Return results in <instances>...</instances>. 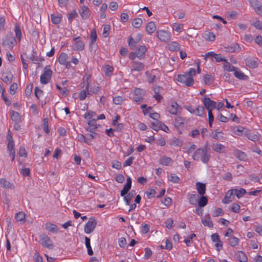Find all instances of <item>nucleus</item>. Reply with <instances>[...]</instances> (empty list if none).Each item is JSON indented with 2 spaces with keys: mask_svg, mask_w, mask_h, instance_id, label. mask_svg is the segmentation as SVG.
Wrapping results in <instances>:
<instances>
[{
  "mask_svg": "<svg viewBox=\"0 0 262 262\" xmlns=\"http://www.w3.org/2000/svg\"><path fill=\"white\" fill-rule=\"evenodd\" d=\"M198 193L201 195H203L206 192V185L201 182H196L195 184Z\"/></svg>",
  "mask_w": 262,
  "mask_h": 262,
  "instance_id": "obj_13",
  "label": "nucleus"
},
{
  "mask_svg": "<svg viewBox=\"0 0 262 262\" xmlns=\"http://www.w3.org/2000/svg\"><path fill=\"white\" fill-rule=\"evenodd\" d=\"M245 135L248 139L256 142L259 140V137L256 134H254L250 133L249 131L247 130Z\"/></svg>",
  "mask_w": 262,
  "mask_h": 262,
  "instance_id": "obj_29",
  "label": "nucleus"
},
{
  "mask_svg": "<svg viewBox=\"0 0 262 262\" xmlns=\"http://www.w3.org/2000/svg\"><path fill=\"white\" fill-rule=\"evenodd\" d=\"M40 243L44 247L52 249L54 247L53 242L50 237L45 234L40 235Z\"/></svg>",
  "mask_w": 262,
  "mask_h": 262,
  "instance_id": "obj_2",
  "label": "nucleus"
},
{
  "mask_svg": "<svg viewBox=\"0 0 262 262\" xmlns=\"http://www.w3.org/2000/svg\"><path fill=\"white\" fill-rule=\"evenodd\" d=\"M135 193V191L132 190L127 195L124 196V200L125 201L127 205H129L130 204V202L134 196Z\"/></svg>",
  "mask_w": 262,
  "mask_h": 262,
  "instance_id": "obj_40",
  "label": "nucleus"
},
{
  "mask_svg": "<svg viewBox=\"0 0 262 262\" xmlns=\"http://www.w3.org/2000/svg\"><path fill=\"white\" fill-rule=\"evenodd\" d=\"M168 47L170 51H178L180 49V45L177 42L173 41L168 45Z\"/></svg>",
  "mask_w": 262,
  "mask_h": 262,
  "instance_id": "obj_30",
  "label": "nucleus"
},
{
  "mask_svg": "<svg viewBox=\"0 0 262 262\" xmlns=\"http://www.w3.org/2000/svg\"><path fill=\"white\" fill-rule=\"evenodd\" d=\"M11 118L15 122H20L21 121V116L19 114L13 111L11 113Z\"/></svg>",
  "mask_w": 262,
  "mask_h": 262,
  "instance_id": "obj_26",
  "label": "nucleus"
},
{
  "mask_svg": "<svg viewBox=\"0 0 262 262\" xmlns=\"http://www.w3.org/2000/svg\"><path fill=\"white\" fill-rule=\"evenodd\" d=\"M143 21L140 18H136L133 19L132 21V26L135 28H139L142 24Z\"/></svg>",
  "mask_w": 262,
  "mask_h": 262,
  "instance_id": "obj_39",
  "label": "nucleus"
},
{
  "mask_svg": "<svg viewBox=\"0 0 262 262\" xmlns=\"http://www.w3.org/2000/svg\"><path fill=\"white\" fill-rule=\"evenodd\" d=\"M74 44L73 45V49L75 51H82L84 49V44L80 39V37L74 38Z\"/></svg>",
  "mask_w": 262,
  "mask_h": 262,
  "instance_id": "obj_7",
  "label": "nucleus"
},
{
  "mask_svg": "<svg viewBox=\"0 0 262 262\" xmlns=\"http://www.w3.org/2000/svg\"><path fill=\"white\" fill-rule=\"evenodd\" d=\"M79 13L83 19H86L90 15L89 10L87 7L83 6L79 11Z\"/></svg>",
  "mask_w": 262,
  "mask_h": 262,
  "instance_id": "obj_19",
  "label": "nucleus"
},
{
  "mask_svg": "<svg viewBox=\"0 0 262 262\" xmlns=\"http://www.w3.org/2000/svg\"><path fill=\"white\" fill-rule=\"evenodd\" d=\"M195 111V113L194 114L199 116L202 117L205 114L204 108L202 106H198Z\"/></svg>",
  "mask_w": 262,
  "mask_h": 262,
  "instance_id": "obj_47",
  "label": "nucleus"
},
{
  "mask_svg": "<svg viewBox=\"0 0 262 262\" xmlns=\"http://www.w3.org/2000/svg\"><path fill=\"white\" fill-rule=\"evenodd\" d=\"M205 107L208 110L212 111V110L216 107V102L211 100L207 96H205L202 99Z\"/></svg>",
  "mask_w": 262,
  "mask_h": 262,
  "instance_id": "obj_4",
  "label": "nucleus"
},
{
  "mask_svg": "<svg viewBox=\"0 0 262 262\" xmlns=\"http://www.w3.org/2000/svg\"><path fill=\"white\" fill-rule=\"evenodd\" d=\"M61 19V14H51V19L52 22L55 25H57L60 23Z\"/></svg>",
  "mask_w": 262,
  "mask_h": 262,
  "instance_id": "obj_33",
  "label": "nucleus"
},
{
  "mask_svg": "<svg viewBox=\"0 0 262 262\" xmlns=\"http://www.w3.org/2000/svg\"><path fill=\"white\" fill-rule=\"evenodd\" d=\"M25 214L23 212H19L16 214L15 219L17 221L21 222L25 219Z\"/></svg>",
  "mask_w": 262,
  "mask_h": 262,
  "instance_id": "obj_53",
  "label": "nucleus"
},
{
  "mask_svg": "<svg viewBox=\"0 0 262 262\" xmlns=\"http://www.w3.org/2000/svg\"><path fill=\"white\" fill-rule=\"evenodd\" d=\"M15 32L16 36L18 38L19 40H20L21 35V32L19 25H15Z\"/></svg>",
  "mask_w": 262,
  "mask_h": 262,
  "instance_id": "obj_60",
  "label": "nucleus"
},
{
  "mask_svg": "<svg viewBox=\"0 0 262 262\" xmlns=\"http://www.w3.org/2000/svg\"><path fill=\"white\" fill-rule=\"evenodd\" d=\"M204 82L206 84H209L210 83V81H213V78L212 77L211 75L209 74H206L204 76Z\"/></svg>",
  "mask_w": 262,
  "mask_h": 262,
  "instance_id": "obj_55",
  "label": "nucleus"
},
{
  "mask_svg": "<svg viewBox=\"0 0 262 262\" xmlns=\"http://www.w3.org/2000/svg\"><path fill=\"white\" fill-rule=\"evenodd\" d=\"M172 163V160L170 158L167 157H163L160 160V163L164 165H169Z\"/></svg>",
  "mask_w": 262,
  "mask_h": 262,
  "instance_id": "obj_38",
  "label": "nucleus"
},
{
  "mask_svg": "<svg viewBox=\"0 0 262 262\" xmlns=\"http://www.w3.org/2000/svg\"><path fill=\"white\" fill-rule=\"evenodd\" d=\"M185 119L181 117L178 116L175 119L174 124L176 126H180L184 124Z\"/></svg>",
  "mask_w": 262,
  "mask_h": 262,
  "instance_id": "obj_52",
  "label": "nucleus"
},
{
  "mask_svg": "<svg viewBox=\"0 0 262 262\" xmlns=\"http://www.w3.org/2000/svg\"><path fill=\"white\" fill-rule=\"evenodd\" d=\"M45 228L47 230L53 233L57 232V226L50 223H47L45 224Z\"/></svg>",
  "mask_w": 262,
  "mask_h": 262,
  "instance_id": "obj_28",
  "label": "nucleus"
},
{
  "mask_svg": "<svg viewBox=\"0 0 262 262\" xmlns=\"http://www.w3.org/2000/svg\"><path fill=\"white\" fill-rule=\"evenodd\" d=\"M233 190L232 189H230L227 192L225 198L223 199L222 202L224 204H228L231 202L232 201V197L233 198Z\"/></svg>",
  "mask_w": 262,
  "mask_h": 262,
  "instance_id": "obj_17",
  "label": "nucleus"
},
{
  "mask_svg": "<svg viewBox=\"0 0 262 262\" xmlns=\"http://www.w3.org/2000/svg\"><path fill=\"white\" fill-rule=\"evenodd\" d=\"M68 58V55L65 53H62L60 54L59 58L58 61L61 64H64L66 63Z\"/></svg>",
  "mask_w": 262,
  "mask_h": 262,
  "instance_id": "obj_46",
  "label": "nucleus"
},
{
  "mask_svg": "<svg viewBox=\"0 0 262 262\" xmlns=\"http://www.w3.org/2000/svg\"><path fill=\"white\" fill-rule=\"evenodd\" d=\"M97 225V222L94 218H91L84 226V232L87 233H91L95 229Z\"/></svg>",
  "mask_w": 262,
  "mask_h": 262,
  "instance_id": "obj_5",
  "label": "nucleus"
},
{
  "mask_svg": "<svg viewBox=\"0 0 262 262\" xmlns=\"http://www.w3.org/2000/svg\"><path fill=\"white\" fill-rule=\"evenodd\" d=\"M104 72L105 75L107 76H111L113 75L114 68L109 65H105L104 67Z\"/></svg>",
  "mask_w": 262,
  "mask_h": 262,
  "instance_id": "obj_37",
  "label": "nucleus"
},
{
  "mask_svg": "<svg viewBox=\"0 0 262 262\" xmlns=\"http://www.w3.org/2000/svg\"><path fill=\"white\" fill-rule=\"evenodd\" d=\"M208 149V142L202 148L196 149L192 156V159L194 161H201L203 163H207L210 158V154Z\"/></svg>",
  "mask_w": 262,
  "mask_h": 262,
  "instance_id": "obj_1",
  "label": "nucleus"
},
{
  "mask_svg": "<svg viewBox=\"0 0 262 262\" xmlns=\"http://www.w3.org/2000/svg\"><path fill=\"white\" fill-rule=\"evenodd\" d=\"M158 37L164 42H167L170 39V33L168 31L160 30L158 32Z\"/></svg>",
  "mask_w": 262,
  "mask_h": 262,
  "instance_id": "obj_8",
  "label": "nucleus"
},
{
  "mask_svg": "<svg viewBox=\"0 0 262 262\" xmlns=\"http://www.w3.org/2000/svg\"><path fill=\"white\" fill-rule=\"evenodd\" d=\"M85 246L88 249V253L89 255L93 254V251L90 244V239L88 237H85Z\"/></svg>",
  "mask_w": 262,
  "mask_h": 262,
  "instance_id": "obj_35",
  "label": "nucleus"
},
{
  "mask_svg": "<svg viewBox=\"0 0 262 262\" xmlns=\"http://www.w3.org/2000/svg\"><path fill=\"white\" fill-rule=\"evenodd\" d=\"M225 63L224 65V69L227 71H234L235 70V68L233 66L231 63L227 61H224Z\"/></svg>",
  "mask_w": 262,
  "mask_h": 262,
  "instance_id": "obj_45",
  "label": "nucleus"
},
{
  "mask_svg": "<svg viewBox=\"0 0 262 262\" xmlns=\"http://www.w3.org/2000/svg\"><path fill=\"white\" fill-rule=\"evenodd\" d=\"M169 180L174 183H179L180 182V179L175 174H171Z\"/></svg>",
  "mask_w": 262,
  "mask_h": 262,
  "instance_id": "obj_59",
  "label": "nucleus"
},
{
  "mask_svg": "<svg viewBox=\"0 0 262 262\" xmlns=\"http://www.w3.org/2000/svg\"><path fill=\"white\" fill-rule=\"evenodd\" d=\"M183 144V141L176 137H173L170 141V145L174 146H181Z\"/></svg>",
  "mask_w": 262,
  "mask_h": 262,
  "instance_id": "obj_34",
  "label": "nucleus"
},
{
  "mask_svg": "<svg viewBox=\"0 0 262 262\" xmlns=\"http://www.w3.org/2000/svg\"><path fill=\"white\" fill-rule=\"evenodd\" d=\"M240 209V206L236 203H233L231 207V210L235 213H237L239 211Z\"/></svg>",
  "mask_w": 262,
  "mask_h": 262,
  "instance_id": "obj_63",
  "label": "nucleus"
},
{
  "mask_svg": "<svg viewBox=\"0 0 262 262\" xmlns=\"http://www.w3.org/2000/svg\"><path fill=\"white\" fill-rule=\"evenodd\" d=\"M89 82L86 84L85 89L82 91L79 94V99L80 100H83L85 99L87 95H90L89 93Z\"/></svg>",
  "mask_w": 262,
  "mask_h": 262,
  "instance_id": "obj_23",
  "label": "nucleus"
},
{
  "mask_svg": "<svg viewBox=\"0 0 262 262\" xmlns=\"http://www.w3.org/2000/svg\"><path fill=\"white\" fill-rule=\"evenodd\" d=\"M160 121H158V120H155L154 122H151V128L156 130V131H158L159 130V126L160 125Z\"/></svg>",
  "mask_w": 262,
  "mask_h": 262,
  "instance_id": "obj_61",
  "label": "nucleus"
},
{
  "mask_svg": "<svg viewBox=\"0 0 262 262\" xmlns=\"http://www.w3.org/2000/svg\"><path fill=\"white\" fill-rule=\"evenodd\" d=\"M250 3L251 6L255 10L256 12H257V11L259 10V9L261 7V5L260 2L257 0H251Z\"/></svg>",
  "mask_w": 262,
  "mask_h": 262,
  "instance_id": "obj_36",
  "label": "nucleus"
},
{
  "mask_svg": "<svg viewBox=\"0 0 262 262\" xmlns=\"http://www.w3.org/2000/svg\"><path fill=\"white\" fill-rule=\"evenodd\" d=\"M245 63L250 68H256L258 67V62L252 58L248 57L245 60Z\"/></svg>",
  "mask_w": 262,
  "mask_h": 262,
  "instance_id": "obj_12",
  "label": "nucleus"
},
{
  "mask_svg": "<svg viewBox=\"0 0 262 262\" xmlns=\"http://www.w3.org/2000/svg\"><path fill=\"white\" fill-rule=\"evenodd\" d=\"M251 25L258 30H262V22L259 20H256L255 21L252 23Z\"/></svg>",
  "mask_w": 262,
  "mask_h": 262,
  "instance_id": "obj_56",
  "label": "nucleus"
},
{
  "mask_svg": "<svg viewBox=\"0 0 262 262\" xmlns=\"http://www.w3.org/2000/svg\"><path fill=\"white\" fill-rule=\"evenodd\" d=\"M234 76L241 80H245L248 77L247 76L245 75L243 72H242L241 71H236L235 70L234 71Z\"/></svg>",
  "mask_w": 262,
  "mask_h": 262,
  "instance_id": "obj_43",
  "label": "nucleus"
},
{
  "mask_svg": "<svg viewBox=\"0 0 262 262\" xmlns=\"http://www.w3.org/2000/svg\"><path fill=\"white\" fill-rule=\"evenodd\" d=\"M118 244H119V246L121 248H124L127 245V242H126V239H125V238H124V237L119 238L118 239Z\"/></svg>",
  "mask_w": 262,
  "mask_h": 262,
  "instance_id": "obj_54",
  "label": "nucleus"
},
{
  "mask_svg": "<svg viewBox=\"0 0 262 262\" xmlns=\"http://www.w3.org/2000/svg\"><path fill=\"white\" fill-rule=\"evenodd\" d=\"M198 202L199 206L200 207H204L207 204L208 199L206 196H204L203 195H201V196L200 197V199Z\"/></svg>",
  "mask_w": 262,
  "mask_h": 262,
  "instance_id": "obj_41",
  "label": "nucleus"
},
{
  "mask_svg": "<svg viewBox=\"0 0 262 262\" xmlns=\"http://www.w3.org/2000/svg\"><path fill=\"white\" fill-rule=\"evenodd\" d=\"M188 76V74H186L185 73L183 75H179L178 76L177 80L180 82L184 83Z\"/></svg>",
  "mask_w": 262,
  "mask_h": 262,
  "instance_id": "obj_58",
  "label": "nucleus"
},
{
  "mask_svg": "<svg viewBox=\"0 0 262 262\" xmlns=\"http://www.w3.org/2000/svg\"><path fill=\"white\" fill-rule=\"evenodd\" d=\"M212 149L219 153H224L225 146L220 143H214L211 145Z\"/></svg>",
  "mask_w": 262,
  "mask_h": 262,
  "instance_id": "obj_15",
  "label": "nucleus"
},
{
  "mask_svg": "<svg viewBox=\"0 0 262 262\" xmlns=\"http://www.w3.org/2000/svg\"><path fill=\"white\" fill-rule=\"evenodd\" d=\"M156 193V191L153 189H149L146 191L147 196L149 199L154 197Z\"/></svg>",
  "mask_w": 262,
  "mask_h": 262,
  "instance_id": "obj_64",
  "label": "nucleus"
},
{
  "mask_svg": "<svg viewBox=\"0 0 262 262\" xmlns=\"http://www.w3.org/2000/svg\"><path fill=\"white\" fill-rule=\"evenodd\" d=\"M202 223L205 226H207L209 228H212L213 227V224L210 219L209 215L205 216L204 219L202 220Z\"/></svg>",
  "mask_w": 262,
  "mask_h": 262,
  "instance_id": "obj_20",
  "label": "nucleus"
},
{
  "mask_svg": "<svg viewBox=\"0 0 262 262\" xmlns=\"http://www.w3.org/2000/svg\"><path fill=\"white\" fill-rule=\"evenodd\" d=\"M97 36L96 31L95 30H93L90 34L91 43L90 46H91L97 40Z\"/></svg>",
  "mask_w": 262,
  "mask_h": 262,
  "instance_id": "obj_49",
  "label": "nucleus"
},
{
  "mask_svg": "<svg viewBox=\"0 0 262 262\" xmlns=\"http://www.w3.org/2000/svg\"><path fill=\"white\" fill-rule=\"evenodd\" d=\"M17 88H18L17 84L16 83H13L10 86V93L11 95H14L15 93L16 90L17 89Z\"/></svg>",
  "mask_w": 262,
  "mask_h": 262,
  "instance_id": "obj_62",
  "label": "nucleus"
},
{
  "mask_svg": "<svg viewBox=\"0 0 262 262\" xmlns=\"http://www.w3.org/2000/svg\"><path fill=\"white\" fill-rule=\"evenodd\" d=\"M88 124L89 126L86 128V130L91 133H93V130L97 127L96 124V119L89 120Z\"/></svg>",
  "mask_w": 262,
  "mask_h": 262,
  "instance_id": "obj_22",
  "label": "nucleus"
},
{
  "mask_svg": "<svg viewBox=\"0 0 262 262\" xmlns=\"http://www.w3.org/2000/svg\"><path fill=\"white\" fill-rule=\"evenodd\" d=\"M13 79V75L11 72L4 73L2 75V80L7 84L11 83Z\"/></svg>",
  "mask_w": 262,
  "mask_h": 262,
  "instance_id": "obj_16",
  "label": "nucleus"
},
{
  "mask_svg": "<svg viewBox=\"0 0 262 262\" xmlns=\"http://www.w3.org/2000/svg\"><path fill=\"white\" fill-rule=\"evenodd\" d=\"M52 71L47 67H45L44 72L40 76V82L43 84L48 83L51 79Z\"/></svg>",
  "mask_w": 262,
  "mask_h": 262,
  "instance_id": "obj_3",
  "label": "nucleus"
},
{
  "mask_svg": "<svg viewBox=\"0 0 262 262\" xmlns=\"http://www.w3.org/2000/svg\"><path fill=\"white\" fill-rule=\"evenodd\" d=\"M0 185L6 189H14L15 188L14 185L13 184L11 183L4 178L0 179Z\"/></svg>",
  "mask_w": 262,
  "mask_h": 262,
  "instance_id": "obj_11",
  "label": "nucleus"
},
{
  "mask_svg": "<svg viewBox=\"0 0 262 262\" xmlns=\"http://www.w3.org/2000/svg\"><path fill=\"white\" fill-rule=\"evenodd\" d=\"M234 156L240 160H245L246 158V155L239 150H235L233 152Z\"/></svg>",
  "mask_w": 262,
  "mask_h": 262,
  "instance_id": "obj_27",
  "label": "nucleus"
},
{
  "mask_svg": "<svg viewBox=\"0 0 262 262\" xmlns=\"http://www.w3.org/2000/svg\"><path fill=\"white\" fill-rule=\"evenodd\" d=\"M234 194L239 199L242 197L246 193V191L244 188L233 189Z\"/></svg>",
  "mask_w": 262,
  "mask_h": 262,
  "instance_id": "obj_32",
  "label": "nucleus"
},
{
  "mask_svg": "<svg viewBox=\"0 0 262 262\" xmlns=\"http://www.w3.org/2000/svg\"><path fill=\"white\" fill-rule=\"evenodd\" d=\"M141 36H140L139 39L138 41H135L134 39L132 37V36L129 37L128 46L131 49L134 50L135 49L136 43L141 39Z\"/></svg>",
  "mask_w": 262,
  "mask_h": 262,
  "instance_id": "obj_50",
  "label": "nucleus"
},
{
  "mask_svg": "<svg viewBox=\"0 0 262 262\" xmlns=\"http://www.w3.org/2000/svg\"><path fill=\"white\" fill-rule=\"evenodd\" d=\"M183 24L179 23H174L173 24V29L178 32H181L183 29Z\"/></svg>",
  "mask_w": 262,
  "mask_h": 262,
  "instance_id": "obj_51",
  "label": "nucleus"
},
{
  "mask_svg": "<svg viewBox=\"0 0 262 262\" xmlns=\"http://www.w3.org/2000/svg\"><path fill=\"white\" fill-rule=\"evenodd\" d=\"M156 27L154 21H150L146 26V30L148 33L151 34L156 30Z\"/></svg>",
  "mask_w": 262,
  "mask_h": 262,
  "instance_id": "obj_24",
  "label": "nucleus"
},
{
  "mask_svg": "<svg viewBox=\"0 0 262 262\" xmlns=\"http://www.w3.org/2000/svg\"><path fill=\"white\" fill-rule=\"evenodd\" d=\"M96 116V114L92 111H89L87 113L85 114L84 118L88 120H91L96 119L95 117Z\"/></svg>",
  "mask_w": 262,
  "mask_h": 262,
  "instance_id": "obj_48",
  "label": "nucleus"
},
{
  "mask_svg": "<svg viewBox=\"0 0 262 262\" xmlns=\"http://www.w3.org/2000/svg\"><path fill=\"white\" fill-rule=\"evenodd\" d=\"M16 42L15 37L12 35H8L3 40L2 45L4 46L8 47L9 49H12Z\"/></svg>",
  "mask_w": 262,
  "mask_h": 262,
  "instance_id": "obj_6",
  "label": "nucleus"
},
{
  "mask_svg": "<svg viewBox=\"0 0 262 262\" xmlns=\"http://www.w3.org/2000/svg\"><path fill=\"white\" fill-rule=\"evenodd\" d=\"M228 241L229 245L232 247H235L238 245L239 243L238 238L234 236H230L228 239Z\"/></svg>",
  "mask_w": 262,
  "mask_h": 262,
  "instance_id": "obj_31",
  "label": "nucleus"
},
{
  "mask_svg": "<svg viewBox=\"0 0 262 262\" xmlns=\"http://www.w3.org/2000/svg\"><path fill=\"white\" fill-rule=\"evenodd\" d=\"M181 109V107L177 102H172L169 107L168 112L171 114L176 115Z\"/></svg>",
  "mask_w": 262,
  "mask_h": 262,
  "instance_id": "obj_10",
  "label": "nucleus"
},
{
  "mask_svg": "<svg viewBox=\"0 0 262 262\" xmlns=\"http://www.w3.org/2000/svg\"><path fill=\"white\" fill-rule=\"evenodd\" d=\"M132 186V179L130 177L127 178L126 183L124 185L122 190L121 191V195L122 196H125L127 194L128 191L131 188Z\"/></svg>",
  "mask_w": 262,
  "mask_h": 262,
  "instance_id": "obj_9",
  "label": "nucleus"
},
{
  "mask_svg": "<svg viewBox=\"0 0 262 262\" xmlns=\"http://www.w3.org/2000/svg\"><path fill=\"white\" fill-rule=\"evenodd\" d=\"M188 199L189 200V203L191 205H196L198 200L196 198V195L194 194H190L188 195Z\"/></svg>",
  "mask_w": 262,
  "mask_h": 262,
  "instance_id": "obj_42",
  "label": "nucleus"
},
{
  "mask_svg": "<svg viewBox=\"0 0 262 262\" xmlns=\"http://www.w3.org/2000/svg\"><path fill=\"white\" fill-rule=\"evenodd\" d=\"M236 258L240 262H246L247 261V257L245 253L242 251L237 252L236 254Z\"/></svg>",
  "mask_w": 262,
  "mask_h": 262,
  "instance_id": "obj_25",
  "label": "nucleus"
},
{
  "mask_svg": "<svg viewBox=\"0 0 262 262\" xmlns=\"http://www.w3.org/2000/svg\"><path fill=\"white\" fill-rule=\"evenodd\" d=\"M229 52H238L241 50V47L238 44H234L227 48Z\"/></svg>",
  "mask_w": 262,
  "mask_h": 262,
  "instance_id": "obj_44",
  "label": "nucleus"
},
{
  "mask_svg": "<svg viewBox=\"0 0 262 262\" xmlns=\"http://www.w3.org/2000/svg\"><path fill=\"white\" fill-rule=\"evenodd\" d=\"M144 64L139 62L134 61L132 62L131 71H140L143 70Z\"/></svg>",
  "mask_w": 262,
  "mask_h": 262,
  "instance_id": "obj_14",
  "label": "nucleus"
},
{
  "mask_svg": "<svg viewBox=\"0 0 262 262\" xmlns=\"http://www.w3.org/2000/svg\"><path fill=\"white\" fill-rule=\"evenodd\" d=\"M203 38L208 41H212L215 40V35L213 32H205Z\"/></svg>",
  "mask_w": 262,
  "mask_h": 262,
  "instance_id": "obj_21",
  "label": "nucleus"
},
{
  "mask_svg": "<svg viewBox=\"0 0 262 262\" xmlns=\"http://www.w3.org/2000/svg\"><path fill=\"white\" fill-rule=\"evenodd\" d=\"M184 83L187 86H191L194 83L193 78L191 76H188Z\"/></svg>",
  "mask_w": 262,
  "mask_h": 262,
  "instance_id": "obj_57",
  "label": "nucleus"
},
{
  "mask_svg": "<svg viewBox=\"0 0 262 262\" xmlns=\"http://www.w3.org/2000/svg\"><path fill=\"white\" fill-rule=\"evenodd\" d=\"M147 48L145 46H140L136 52L137 57L140 59L142 58Z\"/></svg>",
  "mask_w": 262,
  "mask_h": 262,
  "instance_id": "obj_18",
  "label": "nucleus"
}]
</instances>
